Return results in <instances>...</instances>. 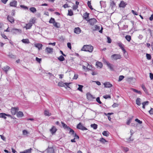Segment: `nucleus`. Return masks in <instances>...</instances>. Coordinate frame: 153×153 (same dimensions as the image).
<instances>
[{
	"instance_id": "obj_1",
	"label": "nucleus",
	"mask_w": 153,
	"mask_h": 153,
	"mask_svg": "<svg viewBox=\"0 0 153 153\" xmlns=\"http://www.w3.org/2000/svg\"><path fill=\"white\" fill-rule=\"evenodd\" d=\"M93 47L92 46L88 45H84L83 46L81 50L82 51L91 52L93 51Z\"/></svg>"
},
{
	"instance_id": "obj_2",
	"label": "nucleus",
	"mask_w": 153,
	"mask_h": 153,
	"mask_svg": "<svg viewBox=\"0 0 153 153\" xmlns=\"http://www.w3.org/2000/svg\"><path fill=\"white\" fill-rule=\"evenodd\" d=\"M103 62L105 65H106L111 70H113V65L105 59L103 58Z\"/></svg>"
},
{
	"instance_id": "obj_3",
	"label": "nucleus",
	"mask_w": 153,
	"mask_h": 153,
	"mask_svg": "<svg viewBox=\"0 0 153 153\" xmlns=\"http://www.w3.org/2000/svg\"><path fill=\"white\" fill-rule=\"evenodd\" d=\"M10 32L13 34H21L22 33V30L20 29L13 28L11 30Z\"/></svg>"
},
{
	"instance_id": "obj_4",
	"label": "nucleus",
	"mask_w": 153,
	"mask_h": 153,
	"mask_svg": "<svg viewBox=\"0 0 153 153\" xmlns=\"http://www.w3.org/2000/svg\"><path fill=\"white\" fill-rule=\"evenodd\" d=\"M121 55L120 54H114L111 56V58L112 60H117L118 59H120L121 58Z\"/></svg>"
},
{
	"instance_id": "obj_5",
	"label": "nucleus",
	"mask_w": 153,
	"mask_h": 153,
	"mask_svg": "<svg viewBox=\"0 0 153 153\" xmlns=\"http://www.w3.org/2000/svg\"><path fill=\"white\" fill-rule=\"evenodd\" d=\"M91 29L93 31L99 30V32L101 33H102V32L103 28L101 27V29L100 30H99L100 29V26H98L97 25H95L94 26L92 27Z\"/></svg>"
},
{
	"instance_id": "obj_6",
	"label": "nucleus",
	"mask_w": 153,
	"mask_h": 153,
	"mask_svg": "<svg viewBox=\"0 0 153 153\" xmlns=\"http://www.w3.org/2000/svg\"><path fill=\"white\" fill-rule=\"evenodd\" d=\"M70 84V83H63L62 82H60L58 83V85L60 87H64L65 88L66 87L69 88V86Z\"/></svg>"
},
{
	"instance_id": "obj_7",
	"label": "nucleus",
	"mask_w": 153,
	"mask_h": 153,
	"mask_svg": "<svg viewBox=\"0 0 153 153\" xmlns=\"http://www.w3.org/2000/svg\"><path fill=\"white\" fill-rule=\"evenodd\" d=\"M61 123H62L63 127L64 128H66L67 130H69V133H71V132H74V130L71 129L69 127L67 126V125L64 123L63 122H61Z\"/></svg>"
},
{
	"instance_id": "obj_8",
	"label": "nucleus",
	"mask_w": 153,
	"mask_h": 153,
	"mask_svg": "<svg viewBox=\"0 0 153 153\" xmlns=\"http://www.w3.org/2000/svg\"><path fill=\"white\" fill-rule=\"evenodd\" d=\"M18 110L19 108L18 107H12L11 109V112L13 115H14Z\"/></svg>"
},
{
	"instance_id": "obj_9",
	"label": "nucleus",
	"mask_w": 153,
	"mask_h": 153,
	"mask_svg": "<svg viewBox=\"0 0 153 153\" xmlns=\"http://www.w3.org/2000/svg\"><path fill=\"white\" fill-rule=\"evenodd\" d=\"M77 128L82 130H87V129L83 126L81 123H80L77 126Z\"/></svg>"
},
{
	"instance_id": "obj_10",
	"label": "nucleus",
	"mask_w": 153,
	"mask_h": 153,
	"mask_svg": "<svg viewBox=\"0 0 153 153\" xmlns=\"http://www.w3.org/2000/svg\"><path fill=\"white\" fill-rule=\"evenodd\" d=\"M91 25H93L97 22V20L94 18L88 20Z\"/></svg>"
},
{
	"instance_id": "obj_11",
	"label": "nucleus",
	"mask_w": 153,
	"mask_h": 153,
	"mask_svg": "<svg viewBox=\"0 0 153 153\" xmlns=\"http://www.w3.org/2000/svg\"><path fill=\"white\" fill-rule=\"evenodd\" d=\"M87 99L90 101L92 100L93 99L95 98L90 93H88L86 94Z\"/></svg>"
},
{
	"instance_id": "obj_12",
	"label": "nucleus",
	"mask_w": 153,
	"mask_h": 153,
	"mask_svg": "<svg viewBox=\"0 0 153 153\" xmlns=\"http://www.w3.org/2000/svg\"><path fill=\"white\" fill-rule=\"evenodd\" d=\"M74 31L75 33L79 34L81 33V30L79 27H77L74 28Z\"/></svg>"
},
{
	"instance_id": "obj_13",
	"label": "nucleus",
	"mask_w": 153,
	"mask_h": 153,
	"mask_svg": "<svg viewBox=\"0 0 153 153\" xmlns=\"http://www.w3.org/2000/svg\"><path fill=\"white\" fill-rule=\"evenodd\" d=\"M17 2L16 0H13L10 2V6L11 7H16Z\"/></svg>"
},
{
	"instance_id": "obj_14",
	"label": "nucleus",
	"mask_w": 153,
	"mask_h": 153,
	"mask_svg": "<svg viewBox=\"0 0 153 153\" xmlns=\"http://www.w3.org/2000/svg\"><path fill=\"white\" fill-rule=\"evenodd\" d=\"M104 86L105 88H109L112 86V85L109 82H106L104 83Z\"/></svg>"
},
{
	"instance_id": "obj_15",
	"label": "nucleus",
	"mask_w": 153,
	"mask_h": 153,
	"mask_svg": "<svg viewBox=\"0 0 153 153\" xmlns=\"http://www.w3.org/2000/svg\"><path fill=\"white\" fill-rule=\"evenodd\" d=\"M7 19L11 23H13L14 22V18L12 16H8L7 17Z\"/></svg>"
},
{
	"instance_id": "obj_16",
	"label": "nucleus",
	"mask_w": 153,
	"mask_h": 153,
	"mask_svg": "<svg viewBox=\"0 0 153 153\" xmlns=\"http://www.w3.org/2000/svg\"><path fill=\"white\" fill-rule=\"evenodd\" d=\"M117 45L120 47L123 51H125V50L124 48V45L121 42H119L118 43Z\"/></svg>"
},
{
	"instance_id": "obj_17",
	"label": "nucleus",
	"mask_w": 153,
	"mask_h": 153,
	"mask_svg": "<svg viewBox=\"0 0 153 153\" xmlns=\"http://www.w3.org/2000/svg\"><path fill=\"white\" fill-rule=\"evenodd\" d=\"M127 4L125 2L123 1H121L120 2V4H119V7H124L126 6V5Z\"/></svg>"
},
{
	"instance_id": "obj_18",
	"label": "nucleus",
	"mask_w": 153,
	"mask_h": 153,
	"mask_svg": "<svg viewBox=\"0 0 153 153\" xmlns=\"http://www.w3.org/2000/svg\"><path fill=\"white\" fill-rule=\"evenodd\" d=\"M10 69V68L8 66H6L2 68L3 70L7 74L8 71Z\"/></svg>"
},
{
	"instance_id": "obj_19",
	"label": "nucleus",
	"mask_w": 153,
	"mask_h": 153,
	"mask_svg": "<svg viewBox=\"0 0 153 153\" xmlns=\"http://www.w3.org/2000/svg\"><path fill=\"white\" fill-rule=\"evenodd\" d=\"M56 130V129L54 126H53L52 128L50 130L52 134L55 133Z\"/></svg>"
},
{
	"instance_id": "obj_20",
	"label": "nucleus",
	"mask_w": 153,
	"mask_h": 153,
	"mask_svg": "<svg viewBox=\"0 0 153 153\" xmlns=\"http://www.w3.org/2000/svg\"><path fill=\"white\" fill-rule=\"evenodd\" d=\"M35 46L38 48L39 50H40L42 49V45L41 44L37 43L35 44Z\"/></svg>"
},
{
	"instance_id": "obj_21",
	"label": "nucleus",
	"mask_w": 153,
	"mask_h": 153,
	"mask_svg": "<svg viewBox=\"0 0 153 153\" xmlns=\"http://www.w3.org/2000/svg\"><path fill=\"white\" fill-rule=\"evenodd\" d=\"M45 51L48 53H50L53 52V49L52 48L47 47L46 48Z\"/></svg>"
},
{
	"instance_id": "obj_22",
	"label": "nucleus",
	"mask_w": 153,
	"mask_h": 153,
	"mask_svg": "<svg viewBox=\"0 0 153 153\" xmlns=\"http://www.w3.org/2000/svg\"><path fill=\"white\" fill-rule=\"evenodd\" d=\"M16 115L18 117H22L24 115L23 113L21 111L18 112Z\"/></svg>"
},
{
	"instance_id": "obj_23",
	"label": "nucleus",
	"mask_w": 153,
	"mask_h": 153,
	"mask_svg": "<svg viewBox=\"0 0 153 153\" xmlns=\"http://www.w3.org/2000/svg\"><path fill=\"white\" fill-rule=\"evenodd\" d=\"M32 150V149L30 148V149L26 150L23 152H20V153H31Z\"/></svg>"
},
{
	"instance_id": "obj_24",
	"label": "nucleus",
	"mask_w": 153,
	"mask_h": 153,
	"mask_svg": "<svg viewBox=\"0 0 153 153\" xmlns=\"http://www.w3.org/2000/svg\"><path fill=\"white\" fill-rule=\"evenodd\" d=\"M32 25L31 23L29 22L28 23L26 24V26L25 27L26 29H30L32 27Z\"/></svg>"
},
{
	"instance_id": "obj_25",
	"label": "nucleus",
	"mask_w": 153,
	"mask_h": 153,
	"mask_svg": "<svg viewBox=\"0 0 153 153\" xmlns=\"http://www.w3.org/2000/svg\"><path fill=\"white\" fill-rule=\"evenodd\" d=\"M96 65L97 66V67L102 68V62L98 61L96 62Z\"/></svg>"
},
{
	"instance_id": "obj_26",
	"label": "nucleus",
	"mask_w": 153,
	"mask_h": 153,
	"mask_svg": "<svg viewBox=\"0 0 153 153\" xmlns=\"http://www.w3.org/2000/svg\"><path fill=\"white\" fill-rule=\"evenodd\" d=\"M7 56L9 57L12 59H15L16 58V56L15 55L11 53H9Z\"/></svg>"
},
{
	"instance_id": "obj_27",
	"label": "nucleus",
	"mask_w": 153,
	"mask_h": 153,
	"mask_svg": "<svg viewBox=\"0 0 153 153\" xmlns=\"http://www.w3.org/2000/svg\"><path fill=\"white\" fill-rule=\"evenodd\" d=\"M89 14L87 13V12L85 13L84 14H83V17L87 21H88L87 18L89 16Z\"/></svg>"
},
{
	"instance_id": "obj_28",
	"label": "nucleus",
	"mask_w": 153,
	"mask_h": 153,
	"mask_svg": "<svg viewBox=\"0 0 153 153\" xmlns=\"http://www.w3.org/2000/svg\"><path fill=\"white\" fill-rule=\"evenodd\" d=\"M22 42L25 44H28L30 42L28 39H23L22 40Z\"/></svg>"
},
{
	"instance_id": "obj_29",
	"label": "nucleus",
	"mask_w": 153,
	"mask_h": 153,
	"mask_svg": "<svg viewBox=\"0 0 153 153\" xmlns=\"http://www.w3.org/2000/svg\"><path fill=\"white\" fill-rule=\"evenodd\" d=\"M6 114L4 113H0V118L1 117L3 118L4 119H6L7 118L6 117Z\"/></svg>"
},
{
	"instance_id": "obj_30",
	"label": "nucleus",
	"mask_w": 153,
	"mask_h": 153,
	"mask_svg": "<svg viewBox=\"0 0 153 153\" xmlns=\"http://www.w3.org/2000/svg\"><path fill=\"white\" fill-rule=\"evenodd\" d=\"M53 26L59 28L60 27V24L59 23L55 22L53 24Z\"/></svg>"
},
{
	"instance_id": "obj_31",
	"label": "nucleus",
	"mask_w": 153,
	"mask_h": 153,
	"mask_svg": "<svg viewBox=\"0 0 153 153\" xmlns=\"http://www.w3.org/2000/svg\"><path fill=\"white\" fill-rule=\"evenodd\" d=\"M141 99L140 98H138L136 100V103L138 105L140 106L141 105L140 100Z\"/></svg>"
},
{
	"instance_id": "obj_32",
	"label": "nucleus",
	"mask_w": 153,
	"mask_h": 153,
	"mask_svg": "<svg viewBox=\"0 0 153 153\" xmlns=\"http://www.w3.org/2000/svg\"><path fill=\"white\" fill-rule=\"evenodd\" d=\"M30 10L32 13H36V9L34 7H31L30 8Z\"/></svg>"
},
{
	"instance_id": "obj_33",
	"label": "nucleus",
	"mask_w": 153,
	"mask_h": 153,
	"mask_svg": "<svg viewBox=\"0 0 153 153\" xmlns=\"http://www.w3.org/2000/svg\"><path fill=\"white\" fill-rule=\"evenodd\" d=\"M71 134L73 135H74V139H79V137L78 135H76V133H74V132H71Z\"/></svg>"
},
{
	"instance_id": "obj_34",
	"label": "nucleus",
	"mask_w": 153,
	"mask_h": 153,
	"mask_svg": "<svg viewBox=\"0 0 153 153\" xmlns=\"http://www.w3.org/2000/svg\"><path fill=\"white\" fill-rule=\"evenodd\" d=\"M91 128H92L94 129H96L97 128V125L95 124H92L91 125Z\"/></svg>"
},
{
	"instance_id": "obj_35",
	"label": "nucleus",
	"mask_w": 153,
	"mask_h": 153,
	"mask_svg": "<svg viewBox=\"0 0 153 153\" xmlns=\"http://www.w3.org/2000/svg\"><path fill=\"white\" fill-rule=\"evenodd\" d=\"M125 38L128 41V42H130L131 39V36L129 35H126L125 36Z\"/></svg>"
},
{
	"instance_id": "obj_36",
	"label": "nucleus",
	"mask_w": 153,
	"mask_h": 153,
	"mask_svg": "<svg viewBox=\"0 0 153 153\" xmlns=\"http://www.w3.org/2000/svg\"><path fill=\"white\" fill-rule=\"evenodd\" d=\"M48 153H53L54 150L52 148H50L48 149Z\"/></svg>"
},
{
	"instance_id": "obj_37",
	"label": "nucleus",
	"mask_w": 153,
	"mask_h": 153,
	"mask_svg": "<svg viewBox=\"0 0 153 153\" xmlns=\"http://www.w3.org/2000/svg\"><path fill=\"white\" fill-rule=\"evenodd\" d=\"M109 134V132L108 131H104L102 133V134L103 135L106 136V137H107L108 136Z\"/></svg>"
},
{
	"instance_id": "obj_38",
	"label": "nucleus",
	"mask_w": 153,
	"mask_h": 153,
	"mask_svg": "<svg viewBox=\"0 0 153 153\" xmlns=\"http://www.w3.org/2000/svg\"><path fill=\"white\" fill-rule=\"evenodd\" d=\"M131 89L134 92L137 93L139 94H141V93L140 91H138L136 89L133 88H131Z\"/></svg>"
},
{
	"instance_id": "obj_39",
	"label": "nucleus",
	"mask_w": 153,
	"mask_h": 153,
	"mask_svg": "<svg viewBox=\"0 0 153 153\" xmlns=\"http://www.w3.org/2000/svg\"><path fill=\"white\" fill-rule=\"evenodd\" d=\"M79 88H77V90L80 91L81 92H82V88L83 87V86L82 85H78Z\"/></svg>"
},
{
	"instance_id": "obj_40",
	"label": "nucleus",
	"mask_w": 153,
	"mask_h": 153,
	"mask_svg": "<svg viewBox=\"0 0 153 153\" xmlns=\"http://www.w3.org/2000/svg\"><path fill=\"white\" fill-rule=\"evenodd\" d=\"M58 59L61 61H63L65 60V58L62 56H60L58 58Z\"/></svg>"
},
{
	"instance_id": "obj_41",
	"label": "nucleus",
	"mask_w": 153,
	"mask_h": 153,
	"mask_svg": "<svg viewBox=\"0 0 153 153\" xmlns=\"http://www.w3.org/2000/svg\"><path fill=\"white\" fill-rule=\"evenodd\" d=\"M87 4L88 7L90 8V9L91 10H93V8H92V6L91 5V1H88Z\"/></svg>"
},
{
	"instance_id": "obj_42",
	"label": "nucleus",
	"mask_w": 153,
	"mask_h": 153,
	"mask_svg": "<svg viewBox=\"0 0 153 153\" xmlns=\"http://www.w3.org/2000/svg\"><path fill=\"white\" fill-rule=\"evenodd\" d=\"M73 15V12L71 10H68V15L70 16H72Z\"/></svg>"
},
{
	"instance_id": "obj_43",
	"label": "nucleus",
	"mask_w": 153,
	"mask_h": 153,
	"mask_svg": "<svg viewBox=\"0 0 153 153\" xmlns=\"http://www.w3.org/2000/svg\"><path fill=\"white\" fill-rule=\"evenodd\" d=\"M55 22V19L52 18H51L49 21V22L50 23H53L54 24V23Z\"/></svg>"
},
{
	"instance_id": "obj_44",
	"label": "nucleus",
	"mask_w": 153,
	"mask_h": 153,
	"mask_svg": "<svg viewBox=\"0 0 153 153\" xmlns=\"http://www.w3.org/2000/svg\"><path fill=\"white\" fill-rule=\"evenodd\" d=\"M146 58L148 60H150L151 59V56L149 54L146 53Z\"/></svg>"
},
{
	"instance_id": "obj_45",
	"label": "nucleus",
	"mask_w": 153,
	"mask_h": 153,
	"mask_svg": "<svg viewBox=\"0 0 153 153\" xmlns=\"http://www.w3.org/2000/svg\"><path fill=\"white\" fill-rule=\"evenodd\" d=\"M123 52L124 56L126 58H127L128 57V54L126 52V50H125V51H123Z\"/></svg>"
},
{
	"instance_id": "obj_46",
	"label": "nucleus",
	"mask_w": 153,
	"mask_h": 153,
	"mask_svg": "<svg viewBox=\"0 0 153 153\" xmlns=\"http://www.w3.org/2000/svg\"><path fill=\"white\" fill-rule=\"evenodd\" d=\"M44 114L46 116H49L51 115V114L49 113V111L47 110H45V111Z\"/></svg>"
},
{
	"instance_id": "obj_47",
	"label": "nucleus",
	"mask_w": 153,
	"mask_h": 153,
	"mask_svg": "<svg viewBox=\"0 0 153 153\" xmlns=\"http://www.w3.org/2000/svg\"><path fill=\"white\" fill-rule=\"evenodd\" d=\"M100 141L103 143H105V142H107V141L103 138H101L100 139Z\"/></svg>"
},
{
	"instance_id": "obj_48",
	"label": "nucleus",
	"mask_w": 153,
	"mask_h": 153,
	"mask_svg": "<svg viewBox=\"0 0 153 153\" xmlns=\"http://www.w3.org/2000/svg\"><path fill=\"white\" fill-rule=\"evenodd\" d=\"M124 78V76L122 75H120L119 76L118 81H120Z\"/></svg>"
},
{
	"instance_id": "obj_49",
	"label": "nucleus",
	"mask_w": 153,
	"mask_h": 153,
	"mask_svg": "<svg viewBox=\"0 0 153 153\" xmlns=\"http://www.w3.org/2000/svg\"><path fill=\"white\" fill-rule=\"evenodd\" d=\"M103 97L105 99H107L108 98H111V96L109 95H106L103 96Z\"/></svg>"
},
{
	"instance_id": "obj_50",
	"label": "nucleus",
	"mask_w": 153,
	"mask_h": 153,
	"mask_svg": "<svg viewBox=\"0 0 153 153\" xmlns=\"http://www.w3.org/2000/svg\"><path fill=\"white\" fill-rule=\"evenodd\" d=\"M96 101L99 104H102V102L100 100V99L99 97H97L96 99Z\"/></svg>"
},
{
	"instance_id": "obj_51",
	"label": "nucleus",
	"mask_w": 153,
	"mask_h": 153,
	"mask_svg": "<svg viewBox=\"0 0 153 153\" xmlns=\"http://www.w3.org/2000/svg\"><path fill=\"white\" fill-rule=\"evenodd\" d=\"M36 60L37 62H38L39 63H40L42 60L41 59L37 57H36Z\"/></svg>"
},
{
	"instance_id": "obj_52",
	"label": "nucleus",
	"mask_w": 153,
	"mask_h": 153,
	"mask_svg": "<svg viewBox=\"0 0 153 153\" xmlns=\"http://www.w3.org/2000/svg\"><path fill=\"white\" fill-rule=\"evenodd\" d=\"M133 140V139H131V137L130 136V137L127 139V141L128 142H130L131 141H132Z\"/></svg>"
},
{
	"instance_id": "obj_53",
	"label": "nucleus",
	"mask_w": 153,
	"mask_h": 153,
	"mask_svg": "<svg viewBox=\"0 0 153 153\" xmlns=\"http://www.w3.org/2000/svg\"><path fill=\"white\" fill-rule=\"evenodd\" d=\"M111 5L112 7H114L115 6V3L114 1H112L111 2Z\"/></svg>"
},
{
	"instance_id": "obj_54",
	"label": "nucleus",
	"mask_w": 153,
	"mask_h": 153,
	"mask_svg": "<svg viewBox=\"0 0 153 153\" xmlns=\"http://www.w3.org/2000/svg\"><path fill=\"white\" fill-rule=\"evenodd\" d=\"M27 133H28V132L26 130H24L23 131V134L24 135H26Z\"/></svg>"
},
{
	"instance_id": "obj_55",
	"label": "nucleus",
	"mask_w": 153,
	"mask_h": 153,
	"mask_svg": "<svg viewBox=\"0 0 153 153\" xmlns=\"http://www.w3.org/2000/svg\"><path fill=\"white\" fill-rule=\"evenodd\" d=\"M135 121L138 123L139 124H141L142 123V121H140L138 119L136 118L135 119Z\"/></svg>"
},
{
	"instance_id": "obj_56",
	"label": "nucleus",
	"mask_w": 153,
	"mask_h": 153,
	"mask_svg": "<svg viewBox=\"0 0 153 153\" xmlns=\"http://www.w3.org/2000/svg\"><path fill=\"white\" fill-rule=\"evenodd\" d=\"M20 6L21 7L25 9H28V7L25 6H24V5H21Z\"/></svg>"
},
{
	"instance_id": "obj_57",
	"label": "nucleus",
	"mask_w": 153,
	"mask_h": 153,
	"mask_svg": "<svg viewBox=\"0 0 153 153\" xmlns=\"http://www.w3.org/2000/svg\"><path fill=\"white\" fill-rule=\"evenodd\" d=\"M78 7V6L74 5L73 7V9L74 10H76Z\"/></svg>"
},
{
	"instance_id": "obj_58",
	"label": "nucleus",
	"mask_w": 153,
	"mask_h": 153,
	"mask_svg": "<svg viewBox=\"0 0 153 153\" xmlns=\"http://www.w3.org/2000/svg\"><path fill=\"white\" fill-rule=\"evenodd\" d=\"M107 42L108 43H111V38L109 37H107Z\"/></svg>"
},
{
	"instance_id": "obj_59",
	"label": "nucleus",
	"mask_w": 153,
	"mask_h": 153,
	"mask_svg": "<svg viewBox=\"0 0 153 153\" xmlns=\"http://www.w3.org/2000/svg\"><path fill=\"white\" fill-rule=\"evenodd\" d=\"M150 78L151 80H152L153 79V74H152V73H150Z\"/></svg>"
},
{
	"instance_id": "obj_60",
	"label": "nucleus",
	"mask_w": 153,
	"mask_h": 153,
	"mask_svg": "<svg viewBox=\"0 0 153 153\" xmlns=\"http://www.w3.org/2000/svg\"><path fill=\"white\" fill-rule=\"evenodd\" d=\"M118 106V104H117L116 103H114L113 105H112V106L113 108L117 107Z\"/></svg>"
},
{
	"instance_id": "obj_61",
	"label": "nucleus",
	"mask_w": 153,
	"mask_h": 153,
	"mask_svg": "<svg viewBox=\"0 0 153 153\" xmlns=\"http://www.w3.org/2000/svg\"><path fill=\"white\" fill-rule=\"evenodd\" d=\"M149 112L150 114H153V108H151V110L149 111Z\"/></svg>"
},
{
	"instance_id": "obj_62",
	"label": "nucleus",
	"mask_w": 153,
	"mask_h": 153,
	"mask_svg": "<svg viewBox=\"0 0 153 153\" xmlns=\"http://www.w3.org/2000/svg\"><path fill=\"white\" fill-rule=\"evenodd\" d=\"M97 74L98 73L97 71H93L91 73L92 75L93 76L97 75Z\"/></svg>"
},
{
	"instance_id": "obj_63",
	"label": "nucleus",
	"mask_w": 153,
	"mask_h": 153,
	"mask_svg": "<svg viewBox=\"0 0 153 153\" xmlns=\"http://www.w3.org/2000/svg\"><path fill=\"white\" fill-rule=\"evenodd\" d=\"M149 104V102L148 101H146L145 102H144L142 103V104H144V105H147Z\"/></svg>"
},
{
	"instance_id": "obj_64",
	"label": "nucleus",
	"mask_w": 153,
	"mask_h": 153,
	"mask_svg": "<svg viewBox=\"0 0 153 153\" xmlns=\"http://www.w3.org/2000/svg\"><path fill=\"white\" fill-rule=\"evenodd\" d=\"M35 20H34V19H33L31 20L30 21V22L31 23V24L32 25L33 24H34L35 23Z\"/></svg>"
}]
</instances>
